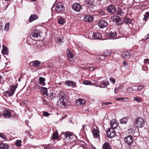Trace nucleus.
<instances>
[{
	"label": "nucleus",
	"mask_w": 149,
	"mask_h": 149,
	"mask_svg": "<svg viewBox=\"0 0 149 149\" xmlns=\"http://www.w3.org/2000/svg\"><path fill=\"white\" fill-rule=\"evenodd\" d=\"M21 141L20 140H17L15 142V144L17 147H19L21 145Z\"/></svg>",
	"instance_id": "nucleus-45"
},
{
	"label": "nucleus",
	"mask_w": 149,
	"mask_h": 149,
	"mask_svg": "<svg viewBox=\"0 0 149 149\" xmlns=\"http://www.w3.org/2000/svg\"><path fill=\"white\" fill-rule=\"evenodd\" d=\"M136 127L133 125H130L128 127V132L130 134H133L135 133L134 131Z\"/></svg>",
	"instance_id": "nucleus-14"
},
{
	"label": "nucleus",
	"mask_w": 149,
	"mask_h": 149,
	"mask_svg": "<svg viewBox=\"0 0 149 149\" xmlns=\"http://www.w3.org/2000/svg\"><path fill=\"white\" fill-rule=\"evenodd\" d=\"M110 80L111 82L113 84H114L115 82L116 81L115 79L112 77H111L110 78Z\"/></svg>",
	"instance_id": "nucleus-49"
},
{
	"label": "nucleus",
	"mask_w": 149,
	"mask_h": 149,
	"mask_svg": "<svg viewBox=\"0 0 149 149\" xmlns=\"http://www.w3.org/2000/svg\"><path fill=\"white\" fill-rule=\"evenodd\" d=\"M46 101H47L46 100L45 98L43 99V102L44 103H45V104L46 103Z\"/></svg>",
	"instance_id": "nucleus-62"
},
{
	"label": "nucleus",
	"mask_w": 149,
	"mask_h": 149,
	"mask_svg": "<svg viewBox=\"0 0 149 149\" xmlns=\"http://www.w3.org/2000/svg\"><path fill=\"white\" fill-rule=\"evenodd\" d=\"M99 83L100 85H102L104 86L103 87L101 86H99L100 88H104L109 84V81L106 80L101 81Z\"/></svg>",
	"instance_id": "nucleus-17"
},
{
	"label": "nucleus",
	"mask_w": 149,
	"mask_h": 149,
	"mask_svg": "<svg viewBox=\"0 0 149 149\" xmlns=\"http://www.w3.org/2000/svg\"><path fill=\"white\" fill-rule=\"evenodd\" d=\"M95 68L93 67H91L89 68V70L92 71H93L94 70Z\"/></svg>",
	"instance_id": "nucleus-60"
},
{
	"label": "nucleus",
	"mask_w": 149,
	"mask_h": 149,
	"mask_svg": "<svg viewBox=\"0 0 149 149\" xmlns=\"http://www.w3.org/2000/svg\"><path fill=\"white\" fill-rule=\"evenodd\" d=\"M124 140L129 146L131 145L134 142L133 137L131 135H128L125 137Z\"/></svg>",
	"instance_id": "nucleus-8"
},
{
	"label": "nucleus",
	"mask_w": 149,
	"mask_h": 149,
	"mask_svg": "<svg viewBox=\"0 0 149 149\" xmlns=\"http://www.w3.org/2000/svg\"><path fill=\"white\" fill-rule=\"evenodd\" d=\"M88 38L89 39H101L102 36L101 34L99 33H93L91 32L88 34Z\"/></svg>",
	"instance_id": "nucleus-3"
},
{
	"label": "nucleus",
	"mask_w": 149,
	"mask_h": 149,
	"mask_svg": "<svg viewBox=\"0 0 149 149\" xmlns=\"http://www.w3.org/2000/svg\"><path fill=\"white\" fill-rule=\"evenodd\" d=\"M67 55L69 61L71 62H73L74 61L73 58L74 54L68 49L67 50Z\"/></svg>",
	"instance_id": "nucleus-11"
},
{
	"label": "nucleus",
	"mask_w": 149,
	"mask_h": 149,
	"mask_svg": "<svg viewBox=\"0 0 149 149\" xmlns=\"http://www.w3.org/2000/svg\"><path fill=\"white\" fill-rule=\"evenodd\" d=\"M58 96L60 97V98H63L64 97H66V95L65 94V93L64 92L61 91H60L59 93H58Z\"/></svg>",
	"instance_id": "nucleus-40"
},
{
	"label": "nucleus",
	"mask_w": 149,
	"mask_h": 149,
	"mask_svg": "<svg viewBox=\"0 0 149 149\" xmlns=\"http://www.w3.org/2000/svg\"><path fill=\"white\" fill-rule=\"evenodd\" d=\"M41 91L42 93L45 96H48V95L47 94V88L43 87H41Z\"/></svg>",
	"instance_id": "nucleus-28"
},
{
	"label": "nucleus",
	"mask_w": 149,
	"mask_h": 149,
	"mask_svg": "<svg viewBox=\"0 0 149 149\" xmlns=\"http://www.w3.org/2000/svg\"><path fill=\"white\" fill-rule=\"evenodd\" d=\"M122 54L123 58L125 59L129 58L130 57V53L127 51H125Z\"/></svg>",
	"instance_id": "nucleus-19"
},
{
	"label": "nucleus",
	"mask_w": 149,
	"mask_h": 149,
	"mask_svg": "<svg viewBox=\"0 0 149 149\" xmlns=\"http://www.w3.org/2000/svg\"><path fill=\"white\" fill-rule=\"evenodd\" d=\"M93 19V16L92 15H85L84 17V21L88 22H92Z\"/></svg>",
	"instance_id": "nucleus-16"
},
{
	"label": "nucleus",
	"mask_w": 149,
	"mask_h": 149,
	"mask_svg": "<svg viewBox=\"0 0 149 149\" xmlns=\"http://www.w3.org/2000/svg\"><path fill=\"white\" fill-rule=\"evenodd\" d=\"M144 86L143 85L139 86L137 87V90L139 91H141L144 88Z\"/></svg>",
	"instance_id": "nucleus-50"
},
{
	"label": "nucleus",
	"mask_w": 149,
	"mask_h": 149,
	"mask_svg": "<svg viewBox=\"0 0 149 149\" xmlns=\"http://www.w3.org/2000/svg\"><path fill=\"white\" fill-rule=\"evenodd\" d=\"M92 132L94 138H98L99 137V131L97 130L93 129L92 131Z\"/></svg>",
	"instance_id": "nucleus-22"
},
{
	"label": "nucleus",
	"mask_w": 149,
	"mask_h": 149,
	"mask_svg": "<svg viewBox=\"0 0 149 149\" xmlns=\"http://www.w3.org/2000/svg\"><path fill=\"white\" fill-rule=\"evenodd\" d=\"M86 101L84 100L81 99H79L78 100H77L76 101V103L78 105H84Z\"/></svg>",
	"instance_id": "nucleus-25"
},
{
	"label": "nucleus",
	"mask_w": 149,
	"mask_h": 149,
	"mask_svg": "<svg viewBox=\"0 0 149 149\" xmlns=\"http://www.w3.org/2000/svg\"><path fill=\"white\" fill-rule=\"evenodd\" d=\"M106 10L109 14L113 15L115 14L116 11V8L115 6L111 4L107 7Z\"/></svg>",
	"instance_id": "nucleus-5"
},
{
	"label": "nucleus",
	"mask_w": 149,
	"mask_h": 149,
	"mask_svg": "<svg viewBox=\"0 0 149 149\" xmlns=\"http://www.w3.org/2000/svg\"><path fill=\"white\" fill-rule=\"evenodd\" d=\"M50 146L49 145H46L44 146L45 149H50Z\"/></svg>",
	"instance_id": "nucleus-57"
},
{
	"label": "nucleus",
	"mask_w": 149,
	"mask_h": 149,
	"mask_svg": "<svg viewBox=\"0 0 149 149\" xmlns=\"http://www.w3.org/2000/svg\"><path fill=\"white\" fill-rule=\"evenodd\" d=\"M134 100L138 102H140L141 101V100L140 98L136 97H134Z\"/></svg>",
	"instance_id": "nucleus-55"
},
{
	"label": "nucleus",
	"mask_w": 149,
	"mask_h": 149,
	"mask_svg": "<svg viewBox=\"0 0 149 149\" xmlns=\"http://www.w3.org/2000/svg\"><path fill=\"white\" fill-rule=\"evenodd\" d=\"M149 38V34H148L145 36V38L143 39L144 40H146Z\"/></svg>",
	"instance_id": "nucleus-59"
},
{
	"label": "nucleus",
	"mask_w": 149,
	"mask_h": 149,
	"mask_svg": "<svg viewBox=\"0 0 149 149\" xmlns=\"http://www.w3.org/2000/svg\"><path fill=\"white\" fill-rule=\"evenodd\" d=\"M116 91H118L117 88V87L116 88H115V89H114V93H116Z\"/></svg>",
	"instance_id": "nucleus-63"
},
{
	"label": "nucleus",
	"mask_w": 149,
	"mask_h": 149,
	"mask_svg": "<svg viewBox=\"0 0 149 149\" xmlns=\"http://www.w3.org/2000/svg\"><path fill=\"white\" fill-rule=\"evenodd\" d=\"M65 20L62 17H61L58 19V23L60 25H62L65 23Z\"/></svg>",
	"instance_id": "nucleus-31"
},
{
	"label": "nucleus",
	"mask_w": 149,
	"mask_h": 149,
	"mask_svg": "<svg viewBox=\"0 0 149 149\" xmlns=\"http://www.w3.org/2000/svg\"><path fill=\"white\" fill-rule=\"evenodd\" d=\"M102 105H108L109 104H111L112 103L109 102H102Z\"/></svg>",
	"instance_id": "nucleus-56"
},
{
	"label": "nucleus",
	"mask_w": 149,
	"mask_h": 149,
	"mask_svg": "<svg viewBox=\"0 0 149 149\" xmlns=\"http://www.w3.org/2000/svg\"><path fill=\"white\" fill-rule=\"evenodd\" d=\"M149 59H145L144 60V63L145 64L146 63H148L149 64Z\"/></svg>",
	"instance_id": "nucleus-58"
},
{
	"label": "nucleus",
	"mask_w": 149,
	"mask_h": 149,
	"mask_svg": "<svg viewBox=\"0 0 149 149\" xmlns=\"http://www.w3.org/2000/svg\"><path fill=\"white\" fill-rule=\"evenodd\" d=\"M91 82L89 81L86 80L84 81V84L86 85H90L91 84Z\"/></svg>",
	"instance_id": "nucleus-47"
},
{
	"label": "nucleus",
	"mask_w": 149,
	"mask_h": 149,
	"mask_svg": "<svg viewBox=\"0 0 149 149\" xmlns=\"http://www.w3.org/2000/svg\"><path fill=\"white\" fill-rule=\"evenodd\" d=\"M135 124L138 128H141L143 127L145 124L143 119L141 118H139L135 120Z\"/></svg>",
	"instance_id": "nucleus-7"
},
{
	"label": "nucleus",
	"mask_w": 149,
	"mask_h": 149,
	"mask_svg": "<svg viewBox=\"0 0 149 149\" xmlns=\"http://www.w3.org/2000/svg\"><path fill=\"white\" fill-rule=\"evenodd\" d=\"M45 79L44 78L42 77H40L39 78L38 82L40 85L42 86H45L46 83L45 82Z\"/></svg>",
	"instance_id": "nucleus-20"
},
{
	"label": "nucleus",
	"mask_w": 149,
	"mask_h": 149,
	"mask_svg": "<svg viewBox=\"0 0 149 149\" xmlns=\"http://www.w3.org/2000/svg\"><path fill=\"white\" fill-rule=\"evenodd\" d=\"M117 15H120L121 16H122L124 15V13L122 11L121 8H118L117 12Z\"/></svg>",
	"instance_id": "nucleus-39"
},
{
	"label": "nucleus",
	"mask_w": 149,
	"mask_h": 149,
	"mask_svg": "<svg viewBox=\"0 0 149 149\" xmlns=\"http://www.w3.org/2000/svg\"><path fill=\"white\" fill-rule=\"evenodd\" d=\"M3 135V134L2 133H0V137L1 138H2Z\"/></svg>",
	"instance_id": "nucleus-64"
},
{
	"label": "nucleus",
	"mask_w": 149,
	"mask_h": 149,
	"mask_svg": "<svg viewBox=\"0 0 149 149\" xmlns=\"http://www.w3.org/2000/svg\"><path fill=\"white\" fill-rule=\"evenodd\" d=\"M123 63V66L125 67H126V66H129L130 65V64L128 63H126V62L125 61H124Z\"/></svg>",
	"instance_id": "nucleus-51"
},
{
	"label": "nucleus",
	"mask_w": 149,
	"mask_h": 149,
	"mask_svg": "<svg viewBox=\"0 0 149 149\" xmlns=\"http://www.w3.org/2000/svg\"><path fill=\"white\" fill-rule=\"evenodd\" d=\"M8 49L7 47L4 45L3 46V49L2 50L1 52L3 54L7 55L8 54Z\"/></svg>",
	"instance_id": "nucleus-29"
},
{
	"label": "nucleus",
	"mask_w": 149,
	"mask_h": 149,
	"mask_svg": "<svg viewBox=\"0 0 149 149\" xmlns=\"http://www.w3.org/2000/svg\"><path fill=\"white\" fill-rule=\"evenodd\" d=\"M70 132H65L63 135H64V139L69 137Z\"/></svg>",
	"instance_id": "nucleus-44"
},
{
	"label": "nucleus",
	"mask_w": 149,
	"mask_h": 149,
	"mask_svg": "<svg viewBox=\"0 0 149 149\" xmlns=\"http://www.w3.org/2000/svg\"><path fill=\"white\" fill-rule=\"evenodd\" d=\"M39 84H35V86H34L35 88L36 89H39L40 88H41L39 85Z\"/></svg>",
	"instance_id": "nucleus-54"
},
{
	"label": "nucleus",
	"mask_w": 149,
	"mask_h": 149,
	"mask_svg": "<svg viewBox=\"0 0 149 149\" xmlns=\"http://www.w3.org/2000/svg\"><path fill=\"white\" fill-rule=\"evenodd\" d=\"M65 84L69 86H71L72 87H75L76 86L75 83L72 81H67L65 82Z\"/></svg>",
	"instance_id": "nucleus-21"
},
{
	"label": "nucleus",
	"mask_w": 149,
	"mask_h": 149,
	"mask_svg": "<svg viewBox=\"0 0 149 149\" xmlns=\"http://www.w3.org/2000/svg\"><path fill=\"white\" fill-rule=\"evenodd\" d=\"M126 91L127 92L131 93L133 91V90L132 88L129 87L127 88Z\"/></svg>",
	"instance_id": "nucleus-53"
},
{
	"label": "nucleus",
	"mask_w": 149,
	"mask_h": 149,
	"mask_svg": "<svg viewBox=\"0 0 149 149\" xmlns=\"http://www.w3.org/2000/svg\"><path fill=\"white\" fill-rule=\"evenodd\" d=\"M43 116H45L47 117L49 116L50 115L49 113L47 112L43 111Z\"/></svg>",
	"instance_id": "nucleus-48"
},
{
	"label": "nucleus",
	"mask_w": 149,
	"mask_h": 149,
	"mask_svg": "<svg viewBox=\"0 0 149 149\" xmlns=\"http://www.w3.org/2000/svg\"><path fill=\"white\" fill-rule=\"evenodd\" d=\"M55 6V9L58 13H62L65 10V8L63 4L61 2L57 3L56 1L54 3L51 9L52 10L54 7Z\"/></svg>",
	"instance_id": "nucleus-1"
},
{
	"label": "nucleus",
	"mask_w": 149,
	"mask_h": 149,
	"mask_svg": "<svg viewBox=\"0 0 149 149\" xmlns=\"http://www.w3.org/2000/svg\"><path fill=\"white\" fill-rule=\"evenodd\" d=\"M3 115L5 118H9L11 117V114L9 111L5 110L3 111Z\"/></svg>",
	"instance_id": "nucleus-24"
},
{
	"label": "nucleus",
	"mask_w": 149,
	"mask_h": 149,
	"mask_svg": "<svg viewBox=\"0 0 149 149\" xmlns=\"http://www.w3.org/2000/svg\"><path fill=\"white\" fill-rule=\"evenodd\" d=\"M110 123L112 129L114 130L118 127V124L116 123L111 121Z\"/></svg>",
	"instance_id": "nucleus-33"
},
{
	"label": "nucleus",
	"mask_w": 149,
	"mask_h": 149,
	"mask_svg": "<svg viewBox=\"0 0 149 149\" xmlns=\"http://www.w3.org/2000/svg\"><path fill=\"white\" fill-rule=\"evenodd\" d=\"M114 130L112 129V130L109 128L108 129L107 132V135L110 138H112L114 137L115 134V132Z\"/></svg>",
	"instance_id": "nucleus-10"
},
{
	"label": "nucleus",
	"mask_w": 149,
	"mask_h": 149,
	"mask_svg": "<svg viewBox=\"0 0 149 149\" xmlns=\"http://www.w3.org/2000/svg\"><path fill=\"white\" fill-rule=\"evenodd\" d=\"M58 134L57 132H54L52 136V139H58Z\"/></svg>",
	"instance_id": "nucleus-42"
},
{
	"label": "nucleus",
	"mask_w": 149,
	"mask_h": 149,
	"mask_svg": "<svg viewBox=\"0 0 149 149\" xmlns=\"http://www.w3.org/2000/svg\"><path fill=\"white\" fill-rule=\"evenodd\" d=\"M10 25V24L9 22L5 24L4 29V31H8Z\"/></svg>",
	"instance_id": "nucleus-41"
},
{
	"label": "nucleus",
	"mask_w": 149,
	"mask_h": 149,
	"mask_svg": "<svg viewBox=\"0 0 149 149\" xmlns=\"http://www.w3.org/2000/svg\"><path fill=\"white\" fill-rule=\"evenodd\" d=\"M69 138L71 140H72L73 139L75 140L77 139V137L75 135L70 132Z\"/></svg>",
	"instance_id": "nucleus-37"
},
{
	"label": "nucleus",
	"mask_w": 149,
	"mask_h": 149,
	"mask_svg": "<svg viewBox=\"0 0 149 149\" xmlns=\"http://www.w3.org/2000/svg\"><path fill=\"white\" fill-rule=\"evenodd\" d=\"M81 5L77 3H74L72 6L73 10L77 12H79L81 9Z\"/></svg>",
	"instance_id": "nucleus-9"
},
{
	"label": "nucleus",
	"mask_w": 149,
	"mask_h": 149,
	"mask_svg": "<svg viewBox=\"0 0 149 149\" xmlns=\"http://www.w3.org/2000/svg\"><path fill=\"white\" fill-rule=\"evenodd\" d=\"M113 17L114 21L116 22L117 25L119 26L122 24V21L120 17L116 15H114Z\"/></svg>",
	"instance_id": "nucleus-12"
},
{
	"label": "nucleus",
	"mask_w": 149,
	"mask_h": 149,
	"mask_svg": "<svg viewBox=\"0 0 149 149\" xmlns=\"http://www.w3.org/2000/svg\"><path fill=\"white\" fill-rule=\"evenodd\" d=\"M6 136L5 135L3 134V136L2 137V138H3L4 139H6Z\"/></svg>",
	"instance_id": "nucleus-61"
},
{
	"label": "nucleus",
	"mask_w": 149,
	"mask_h": 149,
	"mask_svg": "<svg viewBox=\"0 0 149 149\" xmlns=\"http://www.w3.org/2000/svg\"><path fill=\"white\" fill-rule=\"evenodd\" d=\"M8 5L6 4L5 3H4L0 6V9L3 10H6L8 7Z\"/></svg>",
	"instance_id": "nucleus-38"
},
{
	"label": "nucleus",
	"mask_w": 149,
	"mask_h": 149,
	"mask_svg": "<svg viewBox=\"0 0 149 149\" xmlns=\"http://www.w3.org/2000/svg\"><path fill=\"white\" fill-rule=\"evenodd\" d=\"M68 103V102L66 97L63 98H59V100L57 102V105L61 107L63 106L67 107Z\"/></svg>",
	"instance_id": "nucleus-4"
},
{
	"label": "nucleus",
	"mask_w": 149,
	"mask_h": 149,
	"mask_svg": "<svg viewBox=\"0 0 149 149\" xmlns=\"http://www.w3.org/2000/svg\"><path fill=\"white\" fill-rule=\"evenodd\" d=\"M103 149H111V147L108 142H106L102 145Z\"/></svg>",
	"instance_id": "nucleus-23"
},
{
	"label": "nucleus",
	"mask_w": 149,
	"mask_h": 149,
	"mask_svg": "<svg viewBox=\"0 0 149 149\" xmlns=\"http://www.w3.org/2000/svg\"><path fill=\"white\" fill-rule=\"evenodd\" d=\"M133 20L127 17H125L123 19L124 22L126 24H131V21Z\"/></svg>",
	"instance_id": "nucleus-35"
},
{
	"label": "nucleus",
	"mask_w": 149,
	"mask_h": 149,
	"mask_svg": "<svg viewBox=\"0 0 149 149\" xmlns=\"http://www.w3.org/2000/svg\"><path fill=\"white\" fill-rule=\"evenodd\" d=\"M111 54V52L109 50H106L104 52V55L105 56V58H107V57H108Z\"/></svg>",
	"instance_id": "nucleus-34"
},
{
	"label": "nucleus",
	"mask_w": 149,
	"mask_h": 149,
	"mask_svg": "<svg viewBox=\"0 0 149 149\" xmlns=\"http://www.w3.org/2000/svg\"><path fill=\"white\" fill-rule=\"evenodd\" d=\"M94 0H88L87 3V6L89 8L92 7L94 6Z\"/></svg>",
	"instance_id": "nucleus-32"
},
{
	"label": "nucleus",
	"mask_w": 149,
	"mask_h": 149,
	"mask_svg": "<svg viewBox=\"0 0 149 149\" xmlns=\"http://www.w3.org/2000/svg\"><path fill=\"white\" fill-rule=\"evenodd\" d=\"M17 87V85L11 86L9 87L8 91L4 92V96L6 97L12 96L14 94Z\"/></svg>",
	"instance_id": "nucleus-2"
},
{
	"label": "nucleus",
	"mask_w": 149,
	"mask_h": 149,
	"mask_svg": "<svg viewBox=\"0 0 149 149\" xmlns=\"http://www.w3.org/2000/svg\"><path fill=\"white\" fill-rule=\"evenodd\" d=\"M58 40L57 41V42L58 43H59L61 45L63 42V41L62 39V38L61 37H60L59 38H57Z\"/></svg>",
	"instance_id": "nucleus-43"
},
{
	"label": "nucleus",
	"mask_w": 149,
	"mask_h": 149,
	"mask_svg": "<svg viewBox=\"0 0 149 149\" xmlns=\"http://www.w3.org/2000/svg\"><path fill=\"white\" fill-rule=\"evenodd\" d=\"M144 17L143 19V20L146 21H147L149 17V12H146L144 15Z\"/></svg>",
	"instance_id": "nucleus-36"
},
{
	"label": "nucleus",
	"mask_w": 149,
	"mask_h": 149,
	"mask_svg": "<svg viewBox=\"0 0 149 149\" xmlns=\"http://www.w3.org/2000/svg\"><path fill=\"white\" fill-rule=\"evenodd\" d=\"M128 118L127 117H125L123 118L120 120V123L121 124H126L128 121Z\"/></svg>",
	"instance_id": "nucleus-30"
},
{
	"label": "nucleus",
	"mask_w": 149,
	"mask_h": 149,
	"mask_svg": "<svg viewBox=\"0 0 149 149\" xmlns=\"http://www.w3.org/2000/svg\"><path fill=\"white\" fill-rule=\"evenodd\" d=\"M4 141H1L0 143V148L1 149H8L10 147L9 145L4 142Z\"/></svg>",
	"instance_id": "nucleus-15"
},
{
	"label": "nucleus",
	"mask_w": 149,
	"mask_h": 149,
	"mask_svg": "<svg viewBox=\"0 0 149 149\" xmlns=\"http://www.w3.org/2000/svg\"><path fill=\"white\" fill-rule=\"evenodd\" d=\"M142 70L144 71H146V73L148 72V68L147 66H143L142 67Z\"/></svg>",
	"instance_id": "nucleus-46"
},
{
	"label": "nucleus",
	"mask_w": 149,
	"mask_h": 149,
	"mask_svg": "<svg viewBox=\"0 0 149 149\" xmlns=\"http://www.w3.org/2000/svg\"><path fill=\"white\" fill-rule=\"evenodd\" d=\"M109 34H110V36L113 38L115 37L117 35L116 31L113 29L111 30Z\"/></svg>",
	"instance_id": "nucleus-27"
},
{
	"label": "nucleus",
	"mask_w": 149,
	"mask_h": 149,
	"mask_svg": "<svg viewBox=\"0 0 149 149\" xmlns=\"http://www.w3.org/2000/svg\"><path fill=\"white\" fill-rule=\"evenodd\" d=\"M38 19V16L36 14H33L31 15L29 18V19L30 22H31L33 21Z\"/></svg>",
	"instance_id": "nucleus-26"
},
{
	"label": "nucleus",
	"mask_w": 149,
	"mask_h": 149,
	"mask_svg": "<svg viewBox=\"0 0 149 149\" xmlns=\"http://www.w3.org/2000/svg\"><path fill=\"white\" fill-rule=\"evenodd\" d=\"M98 25L101 28H103L107 26L108 23L105 20L100 21L98 23Z\"/></svg>",
	"instance_id": "nucleus-13"
},
{
	"label": "nucleus",
	"mask_w": 149,
	"mask_h": 149,
	"mask_svg": "<svg viewBox=\"0 0 149 149\" xmlns=\"http://www.w3.org/2000/svg\"><path fill=\"white\" fill-rule=\"evenodd\" d=\"M125 99V98H122V97H118L116 98V100L118 101H124V100Z\"/></svg>",
	"instance_id": "nucleus-52"
},
{
	"label": "nucleus",
	"mask_w": 149,
	"mask_h": 149,
	"mask_svg": "<svg viewBox=\"0 0 149 149\" xmlns=\"http://www.w3.org/2000/svg\"><path fill=\"white\" fill-rule=\"evenodd\" d=\"M41 62L38 61V60H36L31 62L30 63L31 65L35 67H37L40 65Z\"/></svg>",
	"instance_id": "nucleus-18"
},
{
	"label": "nucleus",
	"mask_w": 149,
	"mask_h": 149,
	"mask_svg": "<svg viewBox=\"0 0 149 149\" xmlns=\"http://www.w3.org/2000/svg\"><path fill=\"white\" fill-rule=\"evenodd\" d=\"M40 31L39 29L36 28L33 29L32 31L30 34L31 38L32 39L37 38L40 36Z\"/></svg>",
	"instance_id": "nucleus-6"
}]
</instances>
